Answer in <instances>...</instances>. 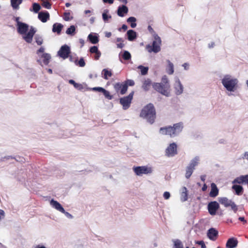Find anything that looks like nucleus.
Segmentation results:
<instances>
[{"mask_svg":"<svg viewBox=\"0 0 248 248\" xmlns=\"http://www.w3.org/2000/svg\"><path fill=\"white\" fill-rule=\"evenodd\" d=\"M29 26L27 23L24 22H18V26H17V32L22 35H24L22 36L23 39L27 43H31L32 41L33 37L36 32V30L32 26L30 27L29 31Z\"/></svg>","mask_w":248,"mask_h":248,"instance_id":"f257e3e1","label":"nucleus"},{"mask_svg":"<svg viewBox=\"0 0 248 248\" xmlns=\"http://www.w3.org/2000/svg\"><path fill=\"white\" fill-rule=\"evenodd\" d=\"M140 117L153 124L156 118V111L154 104L150 103L145 106L141 110Z\"/></svg>","mask_w":248,"mask_h":248,"instance_id":"f03ea898","label":"nucleus"},{"mask_svg":"<svg viewBox=\"0 0 248 248\" xmlns=\"http://www.w3.org/2000/svg\"><path fill=\"white\" fill-rule=\"evenodd\" d=\"M183 124L180 122L173 124V126H169L161 127L159 132L163 135H168L173 138L177 136L183 130Z\"/></svg>","mask_w":248,"mask_h":248,"instance_id":"7ed1b4c3","label":"nucleus"},{"mask_svg":"<svg viewBox=\"0 0 248 248\" xmlns=\"http://www.w3.org/2000/svg\"><path fill=\"white\" fill-rule=\"evenodd\" d=\"M237 78H232L230 75H225L221 80V83L226 90L230 92H234L235 87L238 83Z\"/></svg>","mask_w":248,"mask_h":248,"instance_id":"20e7f679","label":"nucleus"},{"mask_svg":"<svg viewBox=\"0 0 248 248\" xmlns=\"http://www.w3.org/2000/svg\"><path fill=\"white\" fill-rule=\"evenodd\" d=\"M152 87L155 91L166 97L170 96V85H164L163 83L154 82Z\"/></svg>","mask_w":248,"mask_h":248,"instance_id":"39448f33","label":"nucleus"},{"mask_svg":"<svg viewBox=\"0 0 248 248\" xmlns=\"http://www.w3.org/2000/svg\"><path fill=\"white\" fill-rule=\"evenodd\" d=\"M154 40L153 42L152 46L148 45L147 47L150 48L148 49L149 52H154V53H157L161 50L160 45L161 44V40L160 37L156 34L154 35Z\"/></svg>","mask_w":248,"mask_h":248,"instance_id":"423d86ee","label":"nucleus"},{"mask_svg":"<svg viewBox=\"0 0 248 248\" xmlns=\"http://www.w3.org/2000/svg\"><path fill=\"white\" fill-rule=\"evenodd\" d=\"M134 172L137 175L141 176L142 174H151L153 172V168L147 166H138L133 168Z\"/></svg>","mask_w":248,"mask_h":248,"instance_id":"0eeeda50","label":"nucleus"},{"mask_svg":"<svg viewBox=\"0 0 248 248\" xmlns=\"http://www.w3.org/2000/svg\"><path fill=\"white\" fill-rule=\"evenodd\" d=\"M134 92L132 91L128 95L120 98V103L122 105L124 110L127 109L130 106Z\"/></svg>","mask_w":248,"mask_h":248,"instance_id":"6e6552de","label":"nucleus"},{"mask_svg":"<svg viewBox=\"0 0 248 248\" xmlns=\"http://www.w3.org/2000/svg\"><path fill=\"white\" fill-rule=\"evenodd\" d=\"M71 48L67 45H64L62 46L59 50L57 52V55L60 57L65 60L70 56L71 53Z\"/></svg>","mask_w":248,"mask_h":248,"instance_id":"1a4fd4ad","label":"nucleus"},{"mask_svg":"<svg viewBox=\"0 0 248 248\" xmlns=\"http://www.w3.org/2000/svg\"><path fill=\"white\" fill-rule=\"evenodd\" d=\"M177 144L173 142L170 143L165 150V155L168 157H173L177 154Z\"/></svg>","mask_w":248,"mask_h":248,"instance_id":"9d476101","label":"nucleus"},{"mask_svg":"<svg viewBox=\"0 0 248 248\" xmlns=\"http://www.w3.org/2000/svg\"><path fill=\"white\" fill-rule=\"evenodd\" d=\"M219 208V204L217 201H212L208 203L207 209L209 213L214 216L216 214L217 211Z\"/></svg>","mask_w":248,"mask_h":248,"instance_id":"9b49d317","label":"nucleus"},{"mask_svg":"<svg viewBox=\"0 0 248 248\" xmlns=\"http://www.w3.org/2000/svg\"><path fill=\"white\" fill-rule=\"evenodd\" d=\"M174 89L175 93L177 95H179L183 93L184 87L178 78L175 79V83L174 84Z\"/></svg>","mask_w":248,"mask_h":248,"instance_id":"f8f14e48","label":"nucleus"},{"mask_svg":"<svg viewBox=\"0 0 248 248\" xmlns=\"http://www.w3.org/2000/svg\"><path fill=\"white\" fill-rule=\"evenodd\" d=\"M135 84V82L132 79H126L124 82V86L123 87V89L122 91H120V93L121 94H124L126 93L128 86H133Z\"/></svg>","mask_w":248,"mask_h":248,"instance_id":"ddd939ff","label":"nucleus"},{"mask_svg":"<svg viewBox=\"0 0 248 248\" xmlns=\"http://www.w3.org/2000/svg\"><path fill=\"white\" fill-rule=\"evenodd\" d=\"M238 240L235 237H231L228 239L226 244V248H235L238 245Z\"/></svg>","mask_w":248,"mask_h":248,"instance_id":"4468645a","label":"nucleus"},{"mask_svg":"<svg viewBox=\"0 0 248 248\" xmlns=\"http://www.w3.org/2000/svg\"><path fill=\"white\" fill-rule=\"evenodd\" d=\"M38 18L42 22L45 23L49 18V14L47 11H41L38 13Z\"/></svg>","mask_w":248,"mask_h":248,"instance_id":"2eb2a0df","label":"nucleus"},{"mask_svg":"<svg viewBox=\"0 0 248 248\" xmlns=\"http://www.w3.org/2000/svg\"><path fill=\"white\" fill-rule=\"evenodd\" d=\"M50 205L57 210L60 212H63L64 211V208L62 207V205L57 201L52 199L50 202Z\"/></svg>","mask_w":248,"mask_h":248,"instance_id":"dca6fc26","label":"nucleus"},{"mask_svg":"<svg viewBox=\"0 0 248 248\" xmlns=\"http://www.w3.org/2000/svg\"><path fill=\"white\" fill-rule=\"evenodd\" d=\"M217 235L218 231L215 228H212L208 230L207 236L210 240H215Z\"/></svg>","mask_w":248,"mask_h":248,"instance_id":"f3484780","label":"nucleus"},{"mask_svg":"<svg viewBox=\"0 0 248 248\" xmlns=\"http://www.w3.org/2000/svg\"><path fill=\"white\" fill-rule=\"evenodd\" d=\"M128 12V9L125 5H123L118 7L117 9V15L121 17L124 16V15Z\"/></svg>","mask_w":248,"mask_h":248,"instance_id":"a211bd4d","label":"nucleus"},{"mask_svg":"<svg viewBox=\"0 0 248 248\" xmlns=\"http://www.w3.org/2000/svg\"><path fill=\"white\" fill-rule=\"evenodd\" d=\"M88 39L93 44H96L99 42V36L97 33H91L88 36Z\"/></svg>","mask_w":248,"mask_h":248,"instance_id":"6ab92c4d","label":"nucleus"},{"mask_svg":"<svg viewBox=\"0 0 248 248\" xmlns=\"http://www.w3.org/2000/svg\"><path fill=\"white\" fill-rule=\"evenodd\" d=\"M127 39L130 41H134L137 37V33L133 30H129L127 31Z\"/></svg>","mask_w":248,"mask_h":248,"instance_id":"aec40b11","label":"nucleus"},{"mask_svg":"<svg viewBox=\"0 0 248 248\" xmlns=\"http://www.w3.org/2000/svg\"><path fill=\"white\" fill-rule=\"evenodd\" d=\"M211 190L209 193V196L211 197H215L218 194V189L217 188L216 185L213 183L211 185Z\"/></svg>","mask_w":248,"mask_h":248,"instance_id":"412c9836","label":"nucleus"},{"mask_svg":"<svg viewBox=\"0 0 248 248\" xmlns=\"http://www.w3.org/2000/svg\"><path fill=\"white\" fill-rule=\"evenodd\" d=\"M188 192L186 186L182 187L181 191V201L185 202L187 200Z\"/></svg>","mask_w":248,"mask_h":248,"instance_id":"4be33fe9","label":"nucleus"},{"mask_svg":"<svg viewBox=\"0 0 248 248\" xmlns=\"http://www.w3.org/2000/svg\"><path fill=\"white\" fill-rule=\"evenodd\" d=\"M63 27V25L61 23H54L53 25L52 31L53 32H57V34H60Z\"/></svg>","mask_w":248,"mask_h":248,"instance_id":"5701e85b","label":"nucleus"},{"mask_svg":"<svg viewBox=\"0 0 248 248\" xmlns=\"http://www.w3.org/2000/svg\"><path fill=\"white\" fill-rule=\"evenodd\" d=\"M218 201L221 204L224 205L225 207H229L232 202V201L229 200L226 197L219 198Z\"/></svg>","mask_w":248,"mask_h":248,"instance_id":"b1692460","label":"nucleus"},{"mask_svg":"<svg viewBox=\"0 0 248 248\" xmlns=\"http://www.w3.org/2000/svg\"><path fill=\"white\" fill-rule=\"evenodd\" d=\"M232 189L235 191V194L237 195L242 194L244 191L243 186L238 185L234 184L232 186Z\"/></svg>","mask_w":248,"mask_h":248,"instance_id":"393cba45","label":"nucleus"},{"mask_svg":"<svg viewBox=\"0 0 248 248\" xmlns=\"http://www.w3.org/2000/svg\"><path fill=\"white\" fill-rule=\"evenodd\" d=\"M11 5L13 9L18 10L19 8V5L23 2V0H10Z\"/></svg>","mask_w":248,"mask_h":248,"instance_id":"a878e982","label":"nucleus"},{"mask_svg":"<svg viewBox=\"0 0 248 248\" xmlns=\"http://www.w3.org/2000/svg\"><path fill=\"white\" fill-rule=\"evenodd\" d=\"M152 83L151 80L149 78H147L144 80L142 85V88L143 90L145 91H148L149 90L150 86L152 85Z\"/></svg>","mask_w":248,"mask_h":248,"instance_id":"bb28decb","label":"nucleus"},{"mask_svg":"<svg viewBox=\"0 0 248 248\" xmlns=\"http://www.w3.org/2000/svg\"><path fill=\"white\" fill-rule=\"evenodd\" d=\"M168 66L166 68L167 72L169 75H172L174 73L173 64L169 60H167Z\"/></svg>","mask_w":248,"mask_h":248,"instance_id":"cd10ccee","label":"nucleus"},{"mask_svg":"<svg viewBox=\"0 0 248 248\" xmlns=\"http://www.w3.org/2000/svg\"><path fill=\"white\" fill-rule=\"evenodd\" d=\"M41 58L43 59V63L45 65H47L51 59V56L49 54L44 53L41 55Z\"/></svg>","mask_w":248,"mask_h":248,"instance_id":"c85d7f7f","label":"nucleus"},{"mask_svg":"<svg viewBox=\"0 0 248 248\" xmlns=\"http://www.w3.org/2000/svg\"><path fill=\"white\" fill-rule=\"evenodd\" d=\"M199 160L200 159L199 156H195L193 159H192L190 161L188 166L191 167L192 168H193V169H195V166L198 165V164H199Z\"/></svg>","mask_w":248,"mask_h":248,"instance_id":"c756f323","label":"nucleus"},{"mask_svg":"<svg viewBox=\"0 0 248 248\" xmlns=\"http://www.w3.org/2000/svg\"><path fill=\"white\" fill-rule=\"evenodd\" d=\"M102 74H103L102 77L106 80L112 76L111 71H108L107 69H104L102 71Z\"/></svg>","mask_w":248,"mask_h":248,"instance_id":"7c9ffc66","label":"nucleus"},{"mask_svg":"<svg viewBox=\"0 0 248 248\" xmlns=\"http://www.w3.org/2000/svg\"><path fill=\"white\" fill-rule=\"evenodd\" d=\"M173 248H184L182 241L179 239L173 240Z\"/></svg>","mask_w":248,"mask_h":248,"instance_id":"2f4dec72","label":"nucleus"},{"mask_svg":"<svg viewBox=\"0 0 248 248\" xmlns=\"http://www.w3.org/2000/svg\"><path fill=\"white\" fill-rule=\"evenodd\" d=\"M41 9V6L38 3L34 2L32 4V8H31L30 10L33 11L35 13H39V11Z\"/></svg>","mask_w":248,"mask_h":248,"instance_id":"473e14b6","label":"nucleus"},{"mask_svg":"<svg viewBox=\"0 0 248 248\" xmlns=\"http://www.w3.org/2000/svg\"><path fill=\"white\" fill-rule=\"evenodd\" d=\"M136 21V18L133 16L129 17L127 19V22L130 23V26L132 28H134L136 27L137 24Z\"/></svg>","mask_w":248,"mask_h":248,"instance_id":"72a5a7b5","label":"nucleus"},{"mask_svg":"<svg viewBox=\"0 0 248 248\" xmlns=\"http://www.w3.org/2000/svg\"><path fill=\"white\" fill-rule=\"evenodd\" d=\"M195 169H193L191 167L188 166L186 168V177L187 179L190 178L191 175H192L194 170Z\"/></svg>","mask_w":248,"mask_h":248,"instance_id":"f704fd0d","label":"nucleus"},{"mask_svg":"<svg viewBox=\"0 0 248 248\" xmlns=\"http://www.w3.org/2000/svg\"><path fill=\"white\" fill-rule=\"evenodd\" d=\"M76 27L74 25H71L69 28H68L66 31V33L70 35H74L75 33Z\"/></svg>","mask_w":248,"mask_h":248,"instance_id":"c9c22d12","label":"nucleus"},{"mask_svg":"<svg viewBox=\"0 0 248 248\" xmlns=\"http://www.w3.org/2000/svg\"><path fill=\"white\" fill-rule=\"evenodd\" d=\"M34 39L37 44L39 46H41L43 43V39L41 35L39 34H35Z\"/></svg>","mask_w":248,"mask_h":248,"instance_id":"e433bc0d","label":"nucleus"},{"mask_svg":"<svg viewBox=\"0 0 248 248\" xmlns=\"http://www.w3.org/2000/svg\"><path fill=\"white\" fill-rule=\"evenodd\" d=\"M138 68L140 70L141 75L144 76L147 74L148 71V67L143 65H139Z\"/></svg>","mask_w":248,"mask_h":248,"instance_id":"4c0bfd02","label":"nucleus"},{"mask_svg":"<svg viewBox=\"0 0 248 248\" xmlns=\"http://www.w3.org/2000/svg\"><path fill=\"white\" fill-rule=\"evenodd\" d=\"M108 10L106 9L104 11V12L102 14V18L104 22H106L109 18H111V16L110 15H108Z\"/></svg>","mask_w":248,"mask_h":248,"instance_id":"58836bf2","label":"nucleus"},{"mask_svg":"<svg viewBox=\"0 0 248 248\" xmlns=\"http://www.w3.org/2000/svg\"><path fill=\"white\" fill-rule=\"evenodd\" d=\"M122 58L123 59L126 61H128L131 59V55L129 52L127 50L124 51L123 54L122 55Z\"/></svg>","mask_w":248,"mask_h":248,"instance_id":"ea45409f","label":"nucleus"},{"mask_svg":"<svg viewBox=\"0 0 248 248\" xmlns=\"http://www.w3.org/2000/svg\"><path fill=\"white\" fill-rule=\"evenodd\" d=\"M101 93H103L106 98L109 100H111L113 98V95H110L109 92L108 91L105 90L104 88H103Z\"/></svg>","mask_w":248,"mask_h":248,"instance_id":"a19ab883","label":"nucleus"},{"mask_svg":"<svg viewBox=\"0 0 248 248\" xmlns=\"http://www.w3.org/2000/svg\"><path fill=\"white\" fill-rule=\"evenodd\" d=\"M123 86H124V83H121L120 82H118L114 85V88L115 91L117 92H118L120 90V91H122Z\"/></svg>","mask_w":248,"mask_h":248,"instance_id":"79ce46f5","label":"nucleus"},{"mask_svg":"<svg viewBox=\"0 0 248 248\" xmlns=\"http://www.w3.org/2000/svg\"><path fill=\"white\" fill-rule=\"evenodd\" d=\"M42 5L43 7L47 9H50L51 8V3L47 0L43 1L42 3Z\"/></svg>","mask_w":248,"mask_h":248,"instance_id":"37998d69","label":"nucleus"},{"mask_svg":"<svg viewBox=\"0 0 248 248\" xmlns=\"http://www.w3.org/2000/svg\"><path fill=\"white\" fill-rule=\"evenodd\" d=\"M242 180H243V178H242V175H241L239 177H236L232 182V183L233 184H243V182H242Z\"/></svg>","mask_w":248,"mask_h":248,"instance_id":"c03bdc74","label":"nucleus"},{"mask_svg":"<svg viewBox=\"0 0 248 248\" xmlns=\"http://www.w3.org/2000/svg\"><path fill=\"white\" fill-rule=\"evenodd\" d=\"M161 83H163V84L164 85L166 84L168 85H170L169 83V81L168 79L167 76L166 75H164L162 77Z\"/></svg>","mask_w":248,"mask_h":248,"instance_id":"a18cd8bd","label":"nucleus"},{"mask_svg":"<svg viewBox=\"0 0 248 248\" xmlns=\"http://www.w3.org/2000/svg\"><path fill=\"white\" fill-rule=\"evenodd\" d=\"M80 67H84L85 65V62L83 58L81 57L80 58L78 62L77 61V65Z\"/></svg>","mask_w":248,"mask_h":248,"instance_id":"49530a36","label":"nucleus"},{"mask_svg":"<svg viewBox=\"0 0 248 248\" xmlns=\"http://www.w3.org/2000/svg\"><path fill=\"white\" fill-rule=\"evenodd\" d=\"M98 51H99V50L98 49L97 46H91L90 48V49H89V51L91 53H94L95 54L97 52H98Z\"/></svg>","mask_w":248,"mask_h":248,"instance_id":"de8ad7c7","label":"nucleus"},{"mask_svg":"<svg viewBox=\"0 0 248 248\" xmlns=\"http://www.w3.org/2000/svg\"><path fill=\"white\" fill-rule=\"evenodd\" d=\"M64 15V17H63V19L65 21H69L70 20V19H72L73 17H71V18H70L69 17L70 16V14L69 12H65L63 14Z\"/></svg>","mask_w":248,"mask_h":248,"instance_id":"09e8293b","label":"nucleus"},{"mask_svg":"<svg viewBox=\"0 0 248 248\" xmlns=\"http://www.w3.org/2000/svg\"><path fill=\"white\" fill-rule=\"evenodd\" d=\"M230 206L231 207L232 209L234 211V213H236L238 210L237 206L235 204V203L233 202L232 201Z\"/></svg>","mask_w":248,"mask_h":248,"instance_id":"8fccbe9b","label":"nucleus"},{"mask_svg":"<svg viewBox=\"0 0 248 248\" xmlns=\"http://www.w3.org/2000/svg\"><path fill=\"white\" fill-rule=\"evenodd\" d=\"M103 89V88L100 87H93L92 88H89V90L93 91H97L99 92H102V90Z\"/></svg>","mask_w":248,"mask_h":248,"instance_id":"3c124183","label":"nucleus"},{"mask_svg":"<svg viewBox=\"0 0 248 248\" xmlns=\"http://www.w3.org/2000/svg\"><path fill=\"white\" fill-rule=\"evenodd\" d=\"M74 87L79 91L82 90L84 88L82 84L78 83H76Z\"/></svg>","mask_w":248,"mask_h":248,"instance_id":"603ef678","label":"nucleus"},{"mask_svg":"<svg viewBox=\"0 0 248 248\" xmlns=\"http://www.w3.org/2000/svg\"><path fill=\"white\" fill-rule=\"evenodd\" d=\"M10 158H12V159H16L17 161H18L17 159H16L15 157H13L12 156H4V157H2L1 156H0V161H4V159H9Z\"/></svg>","mask_w":248,"mask_h":248,"instance_id":"864d4df0","label":"nucleus"},{"mask_svg":"<svg viewBox=\"0 0 248 248\" xmlns=\"http://www.w3.org/2000/svg\"><path fill=\"white\" fill-rule=\"evenodd\" d=\"M243 178V183L248 184V174L245 175H242Z\"/></svg>","mask_w":248,"mask_h":248,"instance_id":"5fc2aeb1","label":"nucleus"},{"mask_svg":"<svg viewBox=\"0 0 248 248\" xmlns=\"http://www.w3.org/2000/svg\"><path fill=\"white\" fill-rule=\"evenodd\" d=\"M62 213L64 214L65 215V216L68 218L69 219H72L73 218V216L71 214H70L69 213L65 211L64 210V211L63 212H62Z\"/></svg>","mask_w":248,"mask_h":248,"instance_id":"6e6d98bb","label":"nucleus"},{"mask_svg":"<svg viewBox=\"0 0 248 248\" xmlns=\"http://www.w3.org/2000/svg\"><path fill=\"white\" fill-rule=\"evenodd\" d=\"M196 243L199 245H201V248H206V246H205L203 241H198L196 242Z\"/></svg>","mask_w":248,"mask_h":248,"instance_id":"4d7b16f0","label":"nucleus"},{"mask_svg":"<svg viewBox=\"0 0 248 248\" xmlns=\"http://www.w3.org/2000/svg\"><path fill=\"white\" fill-rule=\"evenodd\" d=\"M170 192H168V191H166L163 194V197L165 199H169L170 197Z\"/></svg>","mask_w":248,"mask_h":248,"instance_id":"13d9d810","label":"nucleus"},{"mask_svg":"<svg viewBox=\"0 0 248 248\" xmlns=\"http://www.w3.org/2000/svg\"><path fill=\"white\" fill-rule=\"evenodd\" d=\"M68 58H69L70 62H73L75 63L76 65H77V58L75 60L74 58L70 55Z\"/></svg>","mask_w":248,"mask_h":248,"instance_id":"bf43d9fd","label":"nucleus"},{"mask_svg":"<svg viewBox=\"0 0 248 248\" xmlns=\"http://www.w3.org/2000/svg\"><path fill=\"white\" fill-rule=\"evenodd\" d=\"M95 55L94 56V59L96 60H98L99 59V58L100 57L101 55L100 51L99 50L98 52H97L96 53H95Z\"/></svg>","mask_w":248,"mask_h":248,"instance_id":"052dcab7","label":"nucleus"},{"mask_svg":"<svg viewBox=\"0 0 248 248\" xmlns=\"http://www.w3.org/2000/svg\"><path fill=\"white\" fill-rule=\"evenodd\" d=\"M45 51V48L43 46H41L40 48L37 50L36 53L39 55L40 53H44Z\"/></svg>","mask_w":248,"mask_h":248,"instance_id":"680f3d73","label":"nucleus"},{"mask_svg":"<svg viewBox=\"0 0 248 248\" xmlns=\"http://www.w3.org/2000/svg\"><path fill=\"white\" fill-rule=\"evenodd\" d=\"M127 29V26L125 24H123L121 28L118 29V31H121V30H124V31H126Z\"/></svg>","mask_w":248,"mask_h":248,"instance_id":"e2e57ef3","label":"nucleus"},{"mask_svg":"<svg viewBox=\"0 0 248 248\" xmlns=\"http://www.w3.org/2000/svg\"><path fill=\"white\" fill-rule=\"evenodd\" d=\"M5 213L3 210L0 209V220L4 217Z\"/></svg>","mask_w":248,"mask_h":248,"instance_id":"0e129e2a","label":"nucleus"},{"mask_svg":"<svg viewBox=\"0 0 248 248\" xmlns=\"http://www.w3.org/2000/svg\"><path fill=\"white\" fill-rule=\"evenodd\" d=\"M104 3H108L111 4L113 3L114 0H102Z\"/></svg>","mask_w":248,"mask_h":248,"instance_id":"69168bd1","label":"nucleus"},{"mask_svg":"<svg viewBox=\"0 0 248 248\" xmlns=\"http://www.w3.org/2000/svg\"><path fill=\"white\" fill-rule=\"evenodd\" d=\"M124 44L122 43H120L117 44V46L118 48H122L124 47Z\"/></svg>","mask_w":248,"mask_h":248,"instance_id":"338daca9","label":"nucleus"},{"mask_svg":"<svg viewBox=\"0 0 248 248\" xmlns=\"http://www.w3.org/2000/svg\"><path fill=\"white\" fill-rule=\"evenodd\" d=\"M239 220L246 223L247 222L246 220L245 219V217H240L238 218Z\"/></svg>","mask_w":248,"mask_h":248,"instance_id":"774afa93","label":"nucleus"}]
</instances>
